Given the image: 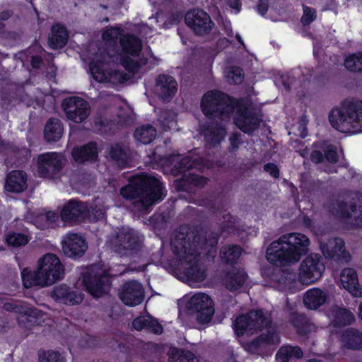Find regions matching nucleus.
I'll return each mask as SVG.
<instances>
[{
	"label": "nucleus",
	"instance_id": "25",
	"mask_svg": "<svg viewBox=\"0 0 362 362\" xmlns=\"http://www.w3.org/2000/svg\"><path fill=\"white\" fill-rule=\"evenodd\" d=\"M50 296L58 303L69 305L79 304L83 300V296L81 293L72 291L66 284L56 286L52 291Z\"/></svg>",
	"mask_w": 362,
	"mask_h": 362
},
{
	"label": "nucleus",
	"instance_id": "32",
	"mask_svg": "<svg viewBox=\"0 0 362 362\" xmlns=\"http://www.w3.org/2000/svg\"><path fill=\"white\" fill-rule=\"evenodd\" d=\"M122 54L138 57L142 50L141 40L134 34H127L119 39Z\"/></svg>",
	"mask_w": 362,
	"mask_h": 362
},
{
	"label": "nucleus",
	"instance_id": "14",
	"mask_svg": "<svg viewBox=\"0 0 362 362\" xmlns=\"http://www.w3.org/2000/svg\"><path fill=\"white\" fill-rule=\"evenodd\" d=\"M325 266L319 254H310L303 259L299 267V280L304 284L315 283L321 278Z\"/></svg>",
	"mask_w": 362,
	"mask_h": 362
},
{
	"label": "nucleus",
	"instance_id": "46",
	"mask_svg": "<svg viewBox=\"0 0 362 362\" xmlns=\"http://www.w3.org/2000/svg\"><path fill=\"white\" fill-rule=\"evenodd\" d=\"M346 69L351 72H362V52H358L346 57L344 60Z\"/></svg>",
	"mask_w": 362,
	"mask_h": 362
},
{
	"label": "nucleus",
	"instance_id": "19",
	"mask_svg": "<svg viewBox=\"0 0 362 362\" xmlns=\"http://www.w3.org/2000/svg\"><path fill=\"white\" fill-rule=\"evenodd\" d=\"M89 214V208L85 202L73 199L64 204L59 216L63 222L72 225L83 221Z\"/></svg>",
	"mask_w": 362,
	"mask_h": 362
},
{
	"label": "nucleus",
	"instance_id": "44",
	"mask_svg": "<svg viewBox=\"0 0 362 362\" xmlns=\"http://www.w3.org/2000/svg\"><path fill=\"white\" fill-rule=\"evenodd\" d=\"M280 342V337L275 330L270 329L255 338L250 344L254 349H259L266 345H276Z\"/></svg>",
	"mask_w": 362,
	"mask_h": 362
},
{
	"label": "nucleus",
	"instance_id": "42",
	"mask_svg": "<svg viewBox=\"0 0 362 362\" xmlns=\"http://www.w3.org/2000/svg\"><path fill=\"white\" fill-rule=\"evenodd\" d=\"M303 356L302 349L298 346L285 345L276 354L277 362H289L290 359H299Z\"/></svg>",
	"mask_w": 362,
	"mask_h": 362
},
{
	"label": "nucleus",
	"instance_id": "63",
	"mask_svg": "<svg viewBox=\"0 0 362 362\" xmlns=\"http://www.w3.org/2000/svg\"><path fill=\"white\" fill-rule=\"evenodd\" d=\"M103 39L106 41H115L116 37H114L112 30H105L102 35Z\"/></svg>",
	"mask_w": 362,
	"mask_h": 362
},
{
	"label": "nucleus",
	"instance_id": "7",
	"mask_svg": "<svg viewBox=\"0 0 362 362\" xmlns=\"http://www.w3.org/2000/svg\"><path fill=\"white\" fill-rule=\"evenodd\" d=\"M271 324V317L262 309H253L235 318L233 329L238 336L242 337L245 334H254L264 328H269Z\"/></svg>",
	"mask_w": 362,
	"mask_h": 362
},
{
	"label": "nucleus",
	"instance_id": "17",
	"mask_svg": "<svg viewBox=\"0 0 362 362\" xmlns=\"http://www.w3.org/2000/svg\"><path fill=\"white\" fill-rule=\"evenodd\" d=\"M186 25L197 36L209 34L214 26L210 16L202 9H192L185 14Z\"/></svg>",
	"mask_w": 362,
	"mask_h": 362
},
{
	"label": "nucleus",
	"instance_id": "30",
	"mask_svg": "<svg viewBox=\"0 0 362 362\" xmlns=\"http://www.w3.org/2000/svg\"><path fill=\"white\" fill-rule=\"evenodd\" d=\"M28 175L23 170H12L6 177L5 189L10 192L21 193L27 189Z\"/></svg>",
	"mask_w": 362,
	"mask_h": 362
},
{
	"label": "nucleus",
	"instance_id": "23",
	"mask_svg": "<svg viewBox=\"0 0 362 362\" xmlns=\"http://www.w3.org/2000/svg\"><path fill=\"white\" fill-rule=\"evenodd\" d=\"M320 250L326 259H340L349 254L345 250L344 240L339 237L328 238L326 242L320 243Z\"/></svg>",
	"mask_w": 362,
	"mask_h": 362
},
{
	"label": "nucleus",
	"instance_id": "13",
	"mask_svg": "<svg viewBox=\"0 0 362 362\" xmlns=\"http://www.w3.org/2000/svg\"><path fill=\"white\" fill-rule=\"evenodd\" d=\"M37 269L48 286L64 279L65 268L59 257L53 253H47L38 260Z\"/></svg>",
	"mask_w": 362,
	"mask_h": 362
},
{
	"label": "nucleus",
	"instance_id": "55",
	"mask_svg": "<svg viewBox=\"0 0 362 362\" xmlns=\"http://www.w3.org/2000/svg\"><path fill=\"white\" fill-rule=\"evenodd\" d=\"M243 141L241 138V134L238 132H235L231 134V136L229 138V146H228V151L230 153H235L236 152L240 146L242 144Z\"/></svg>",
	"mask_w": 362,
	"mask_h": 362
},
{
	"label": "nucleus",
	"instance_id": "22",
	"mask_svg": "<svg viewBox=\"0 0 362 362\" xmlns=\"http://www.w3.org/2000/svg\"><path fill=\"white\" fill-rule=\"evenodd\" d=\"M121 301L126 305L133 307L141 304L144 298V290L141 283L136 280L125 282L119 293Z\"/></svg>",
	"mask_w": 362,
	"mask_h": 362
},
{
	"label": "nucleus",
	"instance_id": "34",
	"mask_svg": "<svg viewBox=\"0 0 362 362\" xmlns=\"http://www.w3.org/2000/svg\"><path fill=\"white\" fill-rule=\"evenodd\" d=\"M290 323L295 328L297 334L301 337H307L315 329V325L303 313H292L290 317Z\"/></svg>",
	"mask_w": 362,
	"mask_h": 362
},
{
	"label": "nucleus",
	"instance_id": "38",
	"mask_svg": "<svg viewBox=\"0 0 362 362\" xmlns=\"http://www.w3.org/2000/svg\"><path fill=\"white\" fill-rule=\"evenodd\" d=\"M109 159L120 169L128 167V156L124 148L118 143L112 144L107 151Z\"/></svg>",
	"mask_w": 362,
	"mask_h": 362
},
{
	"label": "nucleus",
	"instance_id": "6",
	"mask_svg": "<svg viewBox=\"0 0 362 362\" xmlns=\"http://www.w3.org/2000/svg\"><path fill=\"white\" fill-rule=\"evenodd\" d=\"M202 163V158H192L185 156L176 163L171 168L174 176L182 175L180 179L175 182V188L179 192H191L194 188H203L209 181L207 177L189 173L187 171L196 168Z\"/></svg>",
	"mask_w": 362,
	"mask_h": 362
},
{
	"label": "nucleus",
	"instance_id": "33",
	"mask_svg": "<svg viewBox=\"0 0 362 362\" xmlns=\"http://www.w3.org/2000/svg\"><path fill=\"white\" fill-rule=\"evenodd\" d=\"M247 274L244 269L232 267L226 272V287L230 291L240 288L247 279Z\"/></svg>",
	"mask_w": 362,
	"mask_h": 362
},
{
	"label": "nucleus",
	"instance_id": "26",
	"mask_svg": "<svg viewBox=\"0 0 362 362\" xmlns=\"http://www.w3.org/2000/svg\"><path fill=\"white\" fill-rule=\"evenodd\" d=\"M201 134L208 146L215 147L224 139L226 129L218 123L207 122L201 126Z\"/></svg>",
	"mask_w": 362,
	"mask_h": 362
},
{
	"label": "nucleus",
	"instance_id": "58",
	"mask_svg": "<svg viewBox=\"0 0 362 362\" xmlns=\"http://www.w3.org/2000/svg\"><path fill=\"white\" fill-rule=\"evenodd\" d=\"M324 153L319 150H314L311 152L310 160L314 163H322L324 161Z\"/></svg>",
	"mask_w": 362,
	"mask_h": 362
},
{
	"label": "nucleus",
	"instance_id": "24",
	"mask_svg": "<svg viewBox=\"0 0 362 362\" xmlns=\"http://www.w3.org/2000/svg\"><path fill=\"white\" fill-rule=\"evenodd\" d=\"M156 86L158 97L163 102H169L177 91V83L170 75L161 74L156 78Z\"/></svg>",
	"mask_w": 362,
	"mask_h": 362
},
{
	"label": "nucleus",
	"instance_id": "62",
	"mask_svg": "<svg viewBox=\"0 0 362 362\" xmlns=\"http://www.w3.org/2000/svg\"><path fill=\"white\" fill-rule=\"evenodd\" d=\"M227 4L233 9L240 11L241 7V3L240 0H226Z\"/></svg>",
	"mask_w": 362,
	"mask_h": 362
},
{
	"label": "nucleus",
	"instance_id": "29",
	"mask_svg": "<svg viewBox=\"0 0 362 362\" xmlns=\"http://www.w3.org/2000/svg\"><path fill=\"white\" fill-rule=\"evenodd\" d=\"M2 153H6L11 157L9 162L16 165H21L27 163L30 156L31 151L29 148L23 146L14 145L6 141Z\"/></svg>",
	"mask_w": 362,
	"mask_h": 362
},
{
	"label": "nucleus",
	"instance_id": "28",
	"mask_svg": "<svg viewBox=\"0 0 362 362\" xmlns=\"http://www.w3.org/2000/svg\"><path fill=\"white\" fill-rule=\"evenodd\" d=\"M340 281L343 287L351 295L362 296V286L359 284L358 274L354 269H343L340 274Z\"/></svg>",
	"mask_w": 362,
	"mask_h": 362
},
{
	"label": "nucleus",
	"instance_id": "3",
	"mask_svg": "<svg viewBox=\"0 0 362 362\" xmlns=\"http://www.w3.org/2000/svg\"><path fill=\"white\" fill-rule=\"evenodd\" d=\"M310 245L309 238L300 233L283 235L273 241L266 250L267 261L276 267L288 266L298 262Z\"/></svg>",
	"mask_w": 362,
	"mask_h": 362
},
{
	"label": "nucleus",
	"instance_id": "45",
	"mask_svg": "<svg viewBox=\"0 0 362 362\" xmlns=\"http://www.w3.org/2000/svg\"><path fill=\"white\" fill-rule=\"evenodd\" d=\"M169 362H198L194 354L190 350L173 348L170 349Z\"/></svg>",
	"mask_w": 362,
	"mask_h": 362
},
{
	"label": "nucleus",
	"instance_id": "56",
	"mask_svg": "<svg viewBox=\"0 0 362 362\" xmlns=\"http://www.w3.org/2000/svg\"><path fill=\"white\" fill-rule=\"evenodd\" d=\"M264 170L269 173V175L274 178H279L280 175V171L279 168L275 163H267L263 166Z\"/></svg>",
	"mask_w": 362,
	"mask_h": 362
},
{
	"label": "nucleus",
	"instance_id": "52",
	"mask_svg": "<svg viewBox=\"0 0 362 362\" xmlns=\"http://www.w3.org/2000/svg\"><path fill=\"white\" fill-rule=\"evenodd\" d=\"M121 64L126 71L134 73L139 68L138 62L130 57V55L122 54L120 57Z\"/></svg>",
	"mask_w": 362,
	"mask_h": 362
},
{
	"label": "nucleus",
	"instance_id": "10",
	"mask_svg": "<svg viewBox=\"0 0 362 362\" xmlns=\"http://www.w3.org/2000/svg\"><path fill=\"white\" fill-rule=\"evenodd\" d=\"M3 308L6 311L18 314V324L27 329L37 325L43 316V312L25 302L11 300L5 302Z\"/></svg>",
	"mask_w": 362,
	"mask_h": 362
},
{
	"label": "nucleus",
	"instance_id": "41",
	"mask_svg": "<svg viewBox=\"0 0 362 362\" xmlns=\"http://www.w3.org/2000/svg\"><path fill=\"white\" fill-rule=\"evenodd\" d=\"M342 341L349 349L360 350L362 349V332L349 328L342 334Z\"/></svg>",
	"mask_w": 362,
	"mask_h": 362
},
{
	"label": "nucleus",
	"instance_id": "43",
	"mask_svg": "<svg viewBox=\"0 0 362 362\" xmlns=\"http://www.w3.org/2000/svg\"><path fill=\"white\" fill-rule=\"evenodd\" d=\"M332 315L333 324L337 327L350 325L355 321L354 315L345 308L333 309Z\"/></svg>",
	"mask_w": 362,
	"mask_h": 362
},
{
	"label": "nucleus",
	"instance_id": "18",
	"mask_svg": "<svg viewBox=\"0 0 362 362\" xmlns=\"http://www.w3.org/2000/svg\"><path fill=\"white\" fill-rule=\"evenodd\" d=\"M327 211L337 219L348 223L353 218V214L358 210L357 203L351 201L349 203L340 198H331L325 204Z\"/></svg>",
	"mask_w": 362,
	"mask_h": 362
},
{
	"label": "nucleus",
	"instance_id": "64",
	"mask_svg": "<svg viewBox=\"0 0 362 362\" xmlns=\"http://www.w3.org/2000/svg\"><path fill=\"white\" fill-rule=\"evenodd\" d=\"M358 208L359 209V214L354 217V221L356 226L362 228V206L359 205Z\"/></svg>",
	"mask_w": 362,
	"mask_h": 362
},
{
	"label": "nucleus",
	"instance_id": "59",
	"mask_svg": "<svg viewBox=\"0 0 362 362\" xmlns=\"http://www.w3.org/2000/svg\"><path fill=\"white\" fill-rule=\"evenodd\" d=\"M269 9V0H259L257 4L258 13L264 16Z\"/></svg>",
	"mask_w": 362,
	"mask_h": 362
},
{
	"label": "nucleus",
	"instance_id": "16",
	"mask_svg": "<svg viewBox=\"0 0 362 362\" xmlns=\"http://www.w3.org/2000/svg\"><path fill=\"white\" fill-rule=\"evenodd\" d=\"M115 250L121 255L130 256L136 254L141 248L142 240L133 229H121L116 236Z\"/></svg>",
	"mask_w": 362,
	"mask_h": 362
},
{
	"label": "nucleus",
	"instance_id": "36",
	"mask_svg": "<svg viewBox=\"0 0 362 362\" xmlns=\"http://www.w3.org/2000/svg\"><path fill=\"white\" fill-rule=\"evenodd\" d=\"M327 297L326 293L322 290L313 288L306 291L303 302L309 309L316 310L325 303Z\"/></svg>",
	"mask_w": 362,
	"mask_h": 362
},
{
	"label": "nucleus",
	"instance_id": "31",
	"mask_svg": "<svg viewBox=\"0 0 362 362\" xmlns=\"http://www.w3.org/2000/svg\"><path fill=\"white\" fill-rule=\"evenodd\" d=\"M69 39L66 28L62 23H57L52 25L51 33L48 37V44L51 49H58L66 46Z\"/></svg>",
	"mask_w": 362,
	"mask_h": 362
},
{
	"label": "nucleus",
	"instance_id": "35",
	"mask_svg": "<svg viewBox=\"0 0 362 362\" xmlns=\"http://www.w3.org/2000/svg\"><path fill=\"white\" fill-rule=\"evenodd\" d=\"M64 128L61 120L52 117L47 122L44 129V137L47 142H56L63 135Z\"/></svg>",
	"mask_w": 362,
	"mask_h": 362
},
{
	"label": "nucleus",
	"instance_id": "61",
	"mask_svg": "<svg viewBox=\"0 0 362 362\" xmlns=\"http://www.w3.org/2000/svg\"><path fill=\"white\" fill-rule=\"evenodd\" d=\"M30 63L34 69H39L42 64V59L39 55L32 56Z\"/></svg>",
	"mask_w": 362,
	"mask_h": 362
},
{
	"label": "nucleus",
	"instance_id": "11",
	"mask_svg": "<svg viewBox=\"0 0 362 362\" xmlns=\"http://www.w3.org/2000/svg\"><path fill=\"white\" fill-rule=\"evenodd\" d=\"M82 283L90 295L99 298L110 292L112 279L106 271L95 272L89 269L83 274Z\"/></svg>",
	"mask_w": 362,
	"mask_h": 362
},
{
	"label": "nucleus",
	"instance_id": "40",
	"mask_svg": "<svg viewBox=\"0 0 362 362\" xmlns=\"http://www.w3.org/2000/svg\"><path fill=\"white\" fill-rule=\"evenodd\" d=\"M157 134L156 129L151 124H143L136 128L134 132L135 140L141 144H151Z\"/></svg>",
	"mask_w": 362,
	"mask_h": 362
},
{
	"label": "nucleus",
	"instance_id": "53",
	"mask_svg": "<svg viewBox=\"0 0 362 362\" xmlns=\"http://www.w3.org/2000/svg\"><path fill=\"white\" fill-rule=\"evenodd\" d=\"M316 11L308 6L303 8V13L300 18L302 24L305 26L309 25L316 19Z\"/></svg>",
	"mask_w": 362,
	"mask_h": 362
},
{
	"label": "nucleus",
	"instance_id": "47",
	"mask_svg": "<svg viewBox=\"0 0 362 362\" xmlns=\"http://www.w3.org/2000/svg\"><path fill=\"white\" fill-rule=\"evenodd\" d=\"M222 218L223 221L219 226L221 233L227 235L235 233L238 230L236 218L230 213L223 214Z\"/></svg>",
	"mask_w": 362,
	"mask_h": 362
},
{
	"label": "nucleus",
	"instance_id": "48",
	"mask_svg": "<svg viewBox=\"0 0 362 362\" xmlns=\"http://www.w3.org/2000/svg\"><path fill=\"white\" fill-rule=\"evenodd\" d=\"M225 73L227 82L230 84H241L245 78L243 69L238 66L229 67Z\"/></svg>",
	"mask_w": 362,
	"mask_h": 362
},
{
	"label": "nucleus",
	"instance_id": "8",
	"mask_svg": "<svg viewBox=\"0 0 362 362\" xmlns=\"http://www.w3.org/2000/svg\"><path fill=\"white\" fill-rule=\"evenodd\" d=\"M235 115L233 117L235 125L243 132L252 134L257 130L262 122L252 103L247 98H238L235 105Z\"/></svg>",
	"mask_w": 362,
	"mask_h": 362
},
{
	"label": "nucleus",
	"instance_id": "50",
	"mask_svg": "<svg viewBox=\"0 0 362 362\" xmlns=\"http://www.w3.org/2000/svg\"><path fill=\"white\" fill-rule=\"evenodd\" d=\"M39 362H66L59 351L54 350L39 351Z\"/></svg>",
	"mask_w": 362,
	"mask_h": 362
},
{
	"label": "nucleus",
	"instance_id": "9",
	"mask_svg": "<svg viewBox=\"0 0 362 362\" xmlns=\"http://www.w3.org/2000/svg\"><path fill=\"white\" fill-rule=\"evenodd\" d=\"M65 164L66 158L60 153L49 151L40 153L36 160L37 175L40 178L57 179L61 177Z\"/></svg>",
	"mask_w": 362,
	"mask_h": 362
},
{
	"label": "nucleus",
	"instance_id": "5",
	"mask_svg": "<svg viewBox=\"0 0 362 362\" xmlns=\"http://www.w3.org/2000/svg\"><path fill=\"white\" fill-rule=\"evenodd\" d=\"M237 100V98L222 90L214 89L203 95L200 108L207 119L226 121L233 114Z\"/></svg>",
	"mask_w": 362,
	"mask_h": 362
},
{
	"label": "nucleus",
	"instance_id": "51",
	"mask_svg": "<svg viewBox=\"0 0 362 362\" xmlns=\"http://www.w3.org/2000/svg\"><path fill=\"white\" fill-rule=\"evenodd\" d=\"M324 158L329 163L335 164L339 160V156L335 146L329 144L324 148Z\"/></svg>",
	"mask_w": 362,
	"mask_h": 362
},
{
	"label": "nucleus",
	"instance_id": "27",
	"mask_svg": "<svg viewBox=\"0 0 362 362\" xmlns=\"http://www.w3.org/2000/svg\"><path fill=\"white\" fill-rule=\"evenodd\" d=\"M71 156L78 163H95L98 158V144L91 141L82 146H76L71 151Z\"/></svg>",
	"mask_w": 362,
	"mask_h": 362
},
{
	"label": "nucleus",
	"instance_id": "1",
	"mask_svg": "<svg viewBox=\"0 0 362 362\" xmlns=\"http://www.w3.org/2000/svg\"><path fill=\"white\" fill-rule=\"evenodd\" d=\"M219 238V233L214 230L207 232L199 226L189 229L186 233L175 235L171 247L182 279L192 285L206 279L207 270L201 261V253L216 247Z\"/></svg>",
	"mask_w": 362,
	"mask_h": 362
},
{
	"label": "nucleus",
	"instance_id": "2",
	"mask_svg": "<svg viewBox=\"0 0 362 362\" xmlns=\"http://www.w3.org/2000/svg\"><path fill=\"white\" fill-rule=\"evenodd\" d=\"M164 186L155 176L141 173L131 177L120 189V194L127 201H134L135 206L144 210L163 199Z\"/></svg>",
	"mask_w": 362,
	"mask_h": 362
},
{
	"label": "nucleus",
	"instance_id": "37",
	"mask_svg": "<svg viewBox=\"0 0 362 362\" xmlns=\"http://www.w3.org/2000/svg\"><path fill=\"white\" fill-rule=\"evenodd\" d=\"M21 278L23 285L26 288L38 286L41 287L48 286L37 268L35 271H31L29 268H24L21 272Z\"/></svg>",
	"mask_w": 362,
	"mask_h": 362
},
{
	"label": "nucleus",
	"instance_id": "39",
	"mask_svg": "<svg viewBox=\"0 0 362 362\" xmlns=\"http://www.w3.org/2000/svg\"><path fill=\"white\" fill-rule=\"evenodd\" d=\"M243 248L238 245H228L220 250V257L223 264L234 267L241 256Z\"/></svg>",
	"mask_w": 362,
	"mask_h": 362
},
{
	"label": "nucleus",
	"instance_id": "20",
	"mask_svg": "<svg viewBox=\"0 0 362 362\" xmlns=\"http://www.w3.org/2000/svg\"><path fill=\"white\" fill-rule=\"evenodd\" d=\"M105 65V62L101 59H93L90 62V71L95 81L103 83L113 79L117 80L119 83H124L129 79V76L124 71L118 70L106 71Z\"/></svg>",
	"mask_w": 362,
	"mask_h": 362
},
{
	"label": "nucleus",
	"instance_id": "57",
	"mask_svg": "<svg viewBox=\"0 0 362 362\" xmlns=\"http://www.w3.org/2000/svg\"><path fill=\"white\" fill-rule=\"evenodd\" d=\"M147 317H138L133 320L132 327L137 331L146 329Z\"/></svg>",
	"mask_w": 362,
	"mask_h": 362
},
{
	"label": "nucleus",
	"instance_id": "12",
	"mask_svg": "<svg viewBox=\"0 0 362 362\" xmlns=\"http://www.w3.org/2000/svg\"><path fill=\"white\" fill-rule=\"evenodd\" d=\"M187 309L192 315H196L199 324L209 322L215 312L211 298L204 293L193 295L187 303Z\"/></svg>",
	"mask_w": 362,
	"mask_h": 362
},
{
	"label": "nucleus",
	"instance_id": "21",
	"mask_svg": "<svg viewBox=\"0 0 362 362\" xmlns=\"http://www.w3.org/2000/svg\"><path fill=\"white\" fill-rule=\"evenodd\" d=\"M62 246L64 255L74 260L81 258L88 249L86 238L77 233H67Z\"/></svg>",
	"mask_w": 362,
	"mask_h": 362
},
{
	"label": "nucleus",
	"instance_id": "15",
	"mask_svg": "<svg viewBox=\"0 0 362 362\" xmlns=\"http://www.w3.org/2000/svg\"><path fill=\"white\" fill-rule=\"evenodd\" d=\"M61 106L67 119L75 123H82L90 115L88 103L80 97L66 98L63 100Z\"/></svg>",
	"mask_w": 362,
	"mask_h": 362
},
{
	"label": "nucleus",
	"instance_id": "54",
	"mask_svg": "<svg viewBox=\"0 0 362 362\" xmlns=\"http://www.w3.org/2000/svg\"><path fill=\"white\" fill-rule=\"evenodd\" d=\"M146 329L156 334H160L163 331V326L158 320L151 316L147 317Z\"/></svg>",
	"mask_w": 362,
	"mask_h": 362
},
{
	"label": "nucleus",
	"instance_id": "60",
	"mask_svg": "<svg viewBox=\"0 0 362 362\" xmlns=\"http://www.w3.org/2000/svg\"><path fill=\"white\" fill-rule=\"evenodd\" d=\"M44 218L47 223H54L57 221L59 215L55 211H49L44 214Z\"/></svg>",
	"mask_w": 362,
	"mask_h": 362
},
{
	"label": "nucleus",
	"instance_id": "49",
	"mask_svg": "<svg viewBox=\"0 0 362 362\" xmlns=\"http://www.w3.org/2000/svg\"><path fill=\"white\" fill-rule=\"evenodd\" d=\"M6 240L8 245L19 247L25 245L29 242V238L22 233L10 232L6 235Z\"/></svg>",
	"mask_w": 362,
	"mask_h": 362
},
{
	"label": "nucleus",
	"instance_id": "4",
	"mask_svg": "<svg viewBox=\"0 0 362 362\" xmlns=\"http://www.w3.org/2000/svg\"><path fill=\"white\" fill-rule=\"evenodd\" d=\"M329 122L334 129L340 132H362V100L355 98L344 100L339 107L332 109Z\"/></svg>",
	"mask_w": 362,
	"mask_h": 362
}]
</instances>
